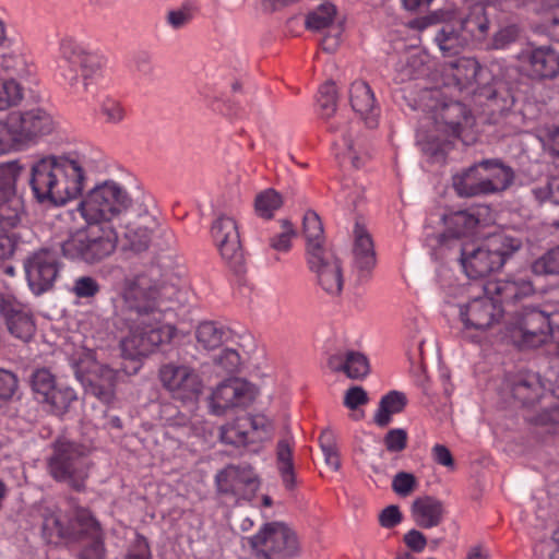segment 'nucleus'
<instances>
[{"label":"nucleus","mask_w":559,"mask_h":559,"mask_svg":"<svg viewBox=\"0 0 559 559\" xmlns=\"http://www.w3.org/2000/svg\"><path fill=\"white\" fill-rule=\"evenodd\" d=\"M178 293L176 286L159 283L148 273L124 278L122 311L129 326V334L120 342L124 358L148 356L174 340L178 330L165 321L174 316Z\"/></svg>","instance_id":"obj_1"},{"label":"nucleus","mask_w":559,"mask_h":559,"mask_svg":"<svg viewBox=\"0 0 559 559\" xmlns=\"http://www.w3.org/2000/svg\"><path fill=\"white\" fill-rule=\"evenodd\" d=\"M85 170L72 155H46L31 167L29 186L41 204L63 205L84 188Z\"/></svg>","instance_id":"obj_2"},{"label":"nucleus","mask_w":559,"mask_h":559,"mask_svg":"<svg viewBox=\"0 0 559 559\" xmlns=\"http://www.w3.org/2000/svg\"><path fill=\"white\" fill-rule=\"evenodd\" d=\"M521 247V239L497 234L483 242H459V261L469 278H480L500 271Z\"/></svg>","instance_id":"obj_3"},{"label":"nucleus","mask_w":559,"mask_h":559,"mask_svg":"<svg viewBox=\"0 0 559 559\" xmlns=\"http://www.w3.org/2000/svg\"><path fill=\"white\" fill-rule=\"evenodd\" d=\"M133 205L129 192L114 180L96 185L81 200L78 211L86 224L114 225Z\"/></svg>","instance_id":"obj_4"},{"label":"nucleus","mask_w":559,"mask_h":559,"mask_svg":"<svg viewBox=\"0 0 559 559\" xmlns=\"http://www.w3.org/2000/svg\"><path fill=\"white\" fill-rule=\"evenodd\" d=\"M86 225L85 228L72 233L61 243V250L68 259L96 264L116 251L118 234L115 225Z\"/></svg>","instance_id":"obj_5"},{"label":"nucleus","mask_w":559,"mask_h":559,"mask_svg":"<svg viewBox=\"0 0 559 559\" xmlns=\"http://www.w3.org/2000/svg\"><path fill=\"white\" fill-rule=\"evenodd\" d=\"M514 179L511 167L500 159H484L453 176V188L461 197H476L504 191Z\"/></svg>","instance_id":"obj_6"},{"label":"nucleus","mask_w":559,"mask_h":559,"mask_svg":"<svg viewBox=\"0 0 559 559\" xmlns=\"http://www.w3.org/2000/svg\"><path fill=\"white\" fill-rule=\"evenodd\" d=\"M90 450L83 444L59 439L53 443V453L49 457L51 476L73 489L85 487L88 476L86 456Z\"/></svg>","instance_id":"obj_7"},{"label":"nucleus","mask_w":559,"mask_h":559,"mask_svg":"<svg viewBox=\"0 0 559 559\" xmlns=\"http://www.w3.org/2000/svg\"><path fill=\"white\" fill-rule=\"evenodd\" d=\"M246 540L255 555L263 559H295L300 550L296 533L283 522L265 523Z\"/></svg>","instance_id":"obj_8"},{"label":"nucleus","mask_w":559,"mask_h":559,"mask_svg":"<svg viewBox=\"0 0 559 559\" xmlns=\"http://www.w3.org/2000/svg\"><path fill=\"white\" fill-rule=\"evenodd\" d=\"M306 261L318 284L329 295L338 296L343 289L342 263L326 242L306 246Z\"/></svg>","instance_id":"obj_9"},{"label":"nucleus","mask_w":559,"mask_h":559,"mask_svg":"<svg viewBox=\"0 0 559 559\" xmlns=\"http://www.w3.org/2000/svg\"><path fill=\"white\" fill-rule=\"evenodd\" d=\"M22 166L16 162L0 164V230L17 227L25 214L23 199L16 193Z\"/></svg>","instance_id":"obj_10"},{"label":"nucleus","mask_w":559,"mask_h":559,"mask_svg":"<svg viewBox=\"0 0 559 559\" xmlns=\"http://www.w3.org/2000/svg\"><path fill=\"white\" fill-rule=\"evenodd\" d=\"M158 379L173 397L182 402H194L203 392V380L189 365L170 361L158 369Z\"/></svg>","instance_id":"obj_11"},{"label":"nucleus","mask_w":559,"mask_h":559,"mask_svg":"<svg viewBox=\"0 0 559 559\" xmlns=\"http://www.w3.org/2000/svg\"><path fill=\"white\" fill-rule=\"evenodd\" d=\"M211 236L228 267L235 274L243 273L246 259L236 221L227 215H219L212 223Z\"/></svg>","instance_id":"obj_12"},{"label":"nucleus","mask_w":559,"mask_h":559,"mask_svg":"<svg viewBox=\"0 0 559 559\" xmlns=\"http://www.w3.org/2000/svg\"><path fill=\"white\" fill-rule=\"evenodd\" d=\"M8 118L16 144L34 142L51 134L57 128L52 116L43 108L13 111Z\"/></svg>","instance_id":"obj_13"},{"label":"nucleus","mask_w":559,"mask_h":559,"mask_svg":"<svg viewBox=\"0 0 559 559\" xmlns=\"http://www.w3.org/2000/svg\"><path fill=\"white\" fill-rule=\"evenodd\" d=\"M24 269L31 290L41 295L52 288L60 273L58 252L41 248L26 258Z\"/></svg>","instance_id":"obj_14"},{"label":"nucleus","mask_w":559,"mask_h":559,"mask_svg":"<svg viewBox=\"0 0 559 559\" xmlns=\"http://www.w3.org/2000/svg\"><path fill=\"white\" fill-rule=\"evenodd\" d=\"M258 395L257 388L241 378H231L221 382L210 396L213 414L223 415L228 409L249 406Z\"/></svg>","instance_id":"obj_15"},{"label":"nucleus","mask_w":559,"mask_h":559,"mask_svg":"<svg viewBox=\"0 0 559 559\" xmlns=\"http://www.w3.org/2000/svg\"><path fill=\"white\" fill-rule=\"evenodd\" d=\"M74 373L86 394L98 399L105 404H110L115 400L119 377L118 370L107 365L94 362L87 371H84L81 364H75Z\"/></svg>","instance_id":"obj_16"},{"label":"nucleus","mask_w":559,"mask_h":559,"mask_svg":"<svg viewBox=\"0 0 559 559\" xmlns=\"http://www.w3.org/2000/svg\"><path fill=\"white\" fill-rule=\"evenodd\" d=\"M0 318L7 331L16 340L29 342L36 324L31 309L14 296L0 294Z\"/></svg>","instance_id":"obj_17"},{"label":"nucleus","mask_w":559,"mask_h":559,"mask_svg":"<svg viewBox=\"0 0 559 559\" xmlns=\"http://www.w3.org/2000/svg\"><path fill=\"white\" fill-rule=\"evenodd\" d=\"M503 309L493 297H478L461 307V320L466 329L484 332L498 323Z\"/></svg>","instance_id":"obj_18"},{"label":"nucleus","mask_w":559,"mask_h":559,"mask_svg":"<svg viewBox=\"0 0 559 559\" xmlns=\"http://www.w3.org/2000/svg\"><path fill=\"white\" fill-rule=\"evenodd\" d=\"M81 510H75L72 515L60 509L48 510L44 514L41 525L43 538L49 544L58 545L62 540H72L81 536L82 526L76 520V514Z\"/></svg>","instance_id":"obj_19"},{"label":"nucleus","mask_w":559,"mask_h":559,"mask_svg":"<svg viewBox=\"0 0 559 559\" xmlns=\"http://www.w3.org/2000/svg\"><path fill=\"white\" fill-rule=\"evenodd\" d=\"M523 59L532 79L547 80L559 75V52L551 46L532 47L523 52Z\"/></svg>","instance_id":"obj_20"},{"label":"nucleus","mask_w":559,"mask_h":559,"mask_svg":"<svg viewBox=\"0 0 559 559\" xmlns=\"http://www.w3.org/2000/svg\"><path fill=\"white\" fill-rule=\"evenodd\" d=\"M521 331L524 344L528 347L540 346L551 334L550 316L538 309L526 310L521 321Z\"/></svg>","instance_id":"obj_21"},{"label":"nucleus","mask_w":559,"mask_h":559,"mask_svg":"<svg viewBox=\"0 0 559 559\" xmlns=\"http://www.w3.org/2000/svg\"><path fill=\"white\" fill-rule=\"evenodd\" d=\"M349 103L353 110L365 120L369 128L377 126L378 107L374 94L367 82L357 80L350 84Z\"/></svg>","instance_id":"obj_22"},{"label":"nucleus","mask_w":559,"mask_h":559,"mask_svg":"<svg viewBox=\"0 0 559 559\" xmlns=\"http://www.w3.org/2000/svg\"><path fill=\"white\" fill-rule=\"evenodd\" d=\"M435 119L440 131L460 138L463 128L469 123L471 115L464 104L450 102L439 108Z\"/></svg>","instance_id":"obj_23"},{"label":"nucleus","mask_w":559,"mask_h":559,"mask_svg":"<svg viewBox=\"0 0 559 559\" xmlns=\"http://www.w3.org/2000/svg\"><path fill=\"white\" fill-rule=\"evenodd\" d=\"M76 520L78 523L82 526L81 535H87L92 539V542L82 549L80 559H104L105 547L99 523L87 510L79 511L76 514Z\"/></svg>","instance_id":"obj_24"},{"label":"nucleus","mask_w":559,"mask_h":559,"mask_svg":"<svg viewBox=\"0 0 559 559\" xmlns=\"http://www.w3.org/2000/svg\"><path fill=\"white\" fill-rule=\"evenodd\" d=\"M139 217L142 218L143 224L130 223L124 233L128 248L136 253L143 252L148 248L152 234L157 226L156 219L148 213L146 207L139 213Z\"/></svg>","instance_id":"obj_25"},{"label":"nucleus","mask_w":559,"mask_h":559,"mask_svg":"<svg viewBox=\"0 0 559 559\" xmlns=\"http://www.w3.org/2000/svg\"><path fill=\"white\" fill-rule=\"evenodd\" d=\"M353 259L360 276L369 275L377 263L373 241L367 230L358 225L355 229Z\"/></svg>","instance_id":"obj_26"},{"label":"nucleus","mask_w":559,"mask_h":559,"mask_svg":"<svg viewBox=\"0 0 559 559\" xmlns=\"http://www.w3.org/2000/svg\"><path fill=\"white\" fill-rule=\"evenodd\" d=\"M445 509L443 503L432 496H421L412 504V515L417 525L431 528L439 525Z\"/></svg>","instance_id":"obj_27"},{"label":"nucleus","mask_w":559,"mask_h":559,"mask_svg":"<svg viewBox=\"0 0 559 559\" xmlns=\"http://www.w3.org/2000/svg\"><path fill=\"white\" fill-rule=\"evenodd\" d=\"M487 294L497 297L498 304L502 306L503 302H516L524 297L534 293V287L531 282L526 280H501L488 283L486 285Z\"/></svg>","instance_id":"obj_28"},{"label":"nucleus","mask_w":559,"mask_h":559,"mask_svg":"<svg viewBox=\"0 0 559 559\" xmlns=\"http://www.w3.org/2000/svg\"><path fill=\"white\" fill-rule=\"evenodd\" d=\"M545 391L540 377L534 372L518 374L511 384V392L522 405H533L543 396Z\"/></svg>","instance_id":"obj_29"},{"label":"nucleus","mask_w":559,"mask_h":559,"mask_svg":"<svg viewBox=\"0 0 559 559\" xmlns=\"http://www.w3.org/2000/svg\"><path fill=\"white\" fill-rule=\"evenodd\" d=\"M215 480L219 489L260 486V480L251 466L228 465L217 473Z\"/></svg>","instance_id":"obj_30"},{"label":"nucleus","mask_w":559,"mask_h":559,"mask_svg":"<svg viewBox=\"0 0 559 559\" xmlns=\"http://www.w3.org/2000/svg\"><path fill=\"white\" fill-rule=\"evenodd\" d=\"M447 224V231L439 237L441 245L451 239V248L457 250V243L464 242L461 237L472 231L478 224V219L466 211H459L452 213L444 218Z\"/></svg>","instance_id":"obj_31"},{"label":"nucleus","mask_w":559,"mask_h":559,"mask_svg":"<svg viewBox=\"0 0 559 559\" xmlns=\"http://www.w3.org/2000/svg\"><path fill=\"white\" fill-rule=\"evenodd\" d=\"M247 427L253 431L266 430V418L261 415L246 416L235 424L221 428V439L229 444L245 445L248 443Z\"/></svg>","instance_id":"obj_32"},{"label":"nucleus","mask_w":559,"mask_h":559,"mask_svg":"<svg viewBox=\"0 0 559 559\" xmlns=\"http://www.w3.org/2000/svg\"><path fill=\"white\" fill-rule=\"evenodd\" d=\"M199 346L210 352L221 347L229 337V330L222 323L212 320L200 322L194 330Z\"/></svg>","instance_id":"obj_33"},{"label":"nucleus","mask_w":559,"mask_h":559,"mask_svg":"<svg viewBox=\"0 0 559 559\" xmlns=\"http://www.w3.org/2000/svg\"><path fill=\"white\" fill-rule=\"evenodd\" d=\"M427 55L421 51H413L400 58L395 66V81L404 83L416 80L427 72Z\"/></svg>","instance_id":"obj_34"},{"label":"nucleus","mask_w":559,"mask_h":559,"mask_svg":"<svg viewBox=\"0 0 559 559\" xmlns=\"http://www.w3.org/2000/svg\"><path fill=\"white\" fill-rule=\"evenodd\" d=\"M481 95L486 98V106L492 112L500 115L509 111L515 102L512 91L503 82H498L490 86L484 87Z\"/></svg>","instance_id":"obj_35"},{"label":"nucleus","mask_w":559,"mask_h":559,"mask_svg":"<svg viewBox=\"0 0 559 559\" xmlns=\"http://www.w3.org/2000/svg\"><path fill=\"white\" fill-rule=\"evenodd\" d=\"M435 41L448 55H457L468 43V36L453 24L445 23L437 31Z\"/></svg>","instance_id":"obj_36"},{"label":"nucleus","mask_w":559,"mask_h":559,"mask_svg":"<svg viewBox=\"0 0 559 559\" xmlns=\"http://www.w3.org/2000/svg\"><path fill=\"white\" fill-rule=\"evenodd\" d=\"M457 24L468 39L483 40L489 31V20L481 5L473 7L467 16L459 21Z\"/></svg>","instance_id":"obj_37"},{"label":"nucleus","mask_w":559,"mask_h":559,"mask_svg":"<svg viewBox=\"0 0 559 559\" xmlns=\"http://www.w3.org/2000/svg\"><path fill=\"white\" fill-rule=\"evenodd\" d=\"M407 404V397L403 392L391 391L382 396L379 408L374 415V423L379 427H386L392 415L403 412Z\"/></svg>","instance_id":"obj_38"},{"label":"nucleus","mask_w":559,"mask_h":559,"mask_svg":"<svg viewBox=\"0 0 559 559\" xmlns=\"http://www.w3.org/2000/svg\"><path fill=\"white\" fill-rule=\"evenodd\" d=\"M280 226L281 230L272 235L267 240L270 249L276 252L274 255L276 262L281 261L280 254L288 253L292 250L293 240L298 235L295 225L288 218L281 219Z\"/></svg>","instance_id":"obj_39"},{"label":"nucleus","mask_w":559,"mask_h":559,"mask_svg":"<svg viewBox=\"0 0 559 559\" xmlns=\"http://www.w3.org/2000/svg\"><path fill=\"white\" fill-rule=\"evenodd\" d=\"M336 14V5L332 2H324L306 15L305 26L313 32L331 28L333 27Z\"/></svg>","instance_id":"obj_40"},{"label":"nucleus","mask_w":559,"mask_h":559,"mask_svg":"<svg viewBox=\"0 0 559 559\" xmlns=\"http://www.w3.org/2000/svg\"><path fill=\"white\" fill-rule=\"evenodd\" d=\"M74 401H76V393L72 388L57 384L44 403L49 404L51 412L56 415H62Z\"/></svg>","instance_id":"obj_41"},{"label":"nucleus","mask_w":559,"mask_h":559,"mask_svg":"<svg viewBox=\"0 0 559 559\" xmlns=\"http://www.w3.org/2000/svg\"><path fill=\"white\" fill-rule=\"evenodd\" d=\"M292 456V449L289 444L287 441L281 440L277 444V462L278 471L286 487L298 485L293 468Z\"/></svg>","instance_id":"obj_42"},{"label":"nucleus","mask_w":559,"mask_h":559,"mask_svg":"<svg viewBox=\"0 0 559 559\" xmlns=\"http://www.w3.org/2000/svg\"><path fill=\"white\" fill-rule=\"evenodd\" d=\"M283 205V197L274 189H266L255 198L254 207L259 216L270 219L274 211Z\"/></svg>","instance_id":"obj_43"},{"label":"nucleus","mask_w":559,"mask_h":559,"mask_svg":"<svg viewBox=\"0 0 559 559\" xmlns=\"http://www.w3.org/2000/svg\"><path fill=\"white\" fill-rule=\"evenodd\" d=\"M302 231L306 238V246L325 241L323 225L317 212L308 210L302 219Z\"/></svg>","instance_id":"obj_44"},{"label":"nucleus","mask_w":559,"mask_h":559,"mask_svg":"<svg viewBox=\"0 0 559 559\" xmlns=\"http://www.w3.org/2000/svg\"><path fill=\"white\" fill-rule=\"evenodd\" d=\"M453 78L461 87H467L477 81L480 67L474 59H460L453 63Z\"/></svg>","instance_id":"obj_45"},{"label":"nucleus","mask_w":559,"mask_h":559,"mask_svg":"<svg viewBox=\"0 0 559 559\" xmlns=\"http://www.w3.org/2000/svg\"><path fill=\"white\" fill-rule=\"evenodd\" d=\"M532 272L535 275H559V246L535 260Z\"/></svg>","instance_id":"obj_46"},{"label":"nucleus","mask_w":559,"mask_h":559,"mask_svg":"<svg viewBox=\"0 0 559 559\" xmlns=\"http://www.w3.org/2000/svg\"><path fill=\"white\" fill-rule=\"evenodd\" d=\"M53 376L46 369H39L32 376V389L39 402H45L56 386Z\"/></svg>","instance_id":"obj_47"},{"label":"nucleus","mask_w":559,"mask_h":559,"mask_svg":"<svg viewBox=\"0 0 559 559\" xmlns=\"http://www.w3.org/2000/svg\"><path fill=\"white\" fill-rule=\"evenodd\" d=\"M345 374L349 379H362L369 373L368 358L360 352H346Z\"/></svg>","instance_id":"obj_48"},{"label":"nucleus","mask_w":559,"mask_h":559,"mask_svg":"<svg viewBox=\"0 0 559 559\" xmlns=\"http://www.w3.org/2000/svg\"><path fill=\"white\" fill-rule=\"evenodd\" d=\"M323 117H332L337 109V88L333 81H326L319 90L318 98Z\"/></svg>","instance_id":"obj_49"},{"label":"nucleus","mask_w":559,"mask_h":559,"mask_svg":"<svg viewBox=\"0 0 559 559\" xmlns=\"http://www.w3.org/2000/svg\"><path fill=\"white\" fill-rule=\"evenodd\" d=\"M320 448L323 452L326 468L336 472L341 466L338 452L335 448L334 437L330 430L322 431L320 438Z\"/></svg>","instance_id":"obj_50"},{"label":"nucleus","mask_w":559,"mask_h":559,"mask_svg":"<svg viewBox=\"0 0 559 559\" xmlns=\"http://www.w3.org/2000/svg\"><path fill=\"white\" fill-rule=\"evenodd\" d=\"M23 99V88L14 80L0 82V110L16 106Z\"/></svg>","instance_id":"obj_51"},{"label":"nucleus","mask_w":559,"mask_h":559,"mask_svg":"<svg viewBox=\"0 0 559 559\" xmlns=\"http://www.w3.org/2000/svg\"><path fill=\"white\" fill-rule=\"evenodd\" d=\"M213 362L225 373L233 374L239 371L241 366V358L236 349L224 348L213 358Z\"/></svg>","instance_id":"obj_52"},{"label":"nucleus","mask_w":559,"mask_h":559,"mask_svg":"<svg viewBox=\"0 0 559 559\" xmlns=\"http://www.w3.org/2000/svg\"><path fill=\"white\" fill-rule=\"evenodd\" d=\"M88 51L74 38H64L60 43L61 58L71 63L79 64Z\"/></svg>","instance_id":"obj_53"},{"label":"nucleus","mask_w":559,"mask_h":559,"mask_svg":"<svg viewBox=\"0 0 559 559\" xmlns=\"http://www.w3.org/2000/svg\"><path fill=\"white\" fill-rule=\"evenodd\" d=\"M100 114L109 124H119L126 118L124 107L117 100H106L100 106Z\"/></svg>","instance_id":"obj_54"},{"label":"nucleus","mask_w":559,"mask_h":559,"mask_svg":"<svg viewBox=\"0 0 559 559\" xmlns=\"http://www.w3.org/2000/svg\"><path fill=\"white\" fill-rule=\"evenodd\" d=\"M100 286L92 276H81L75 280L72 292L79 298H91L96 296Z\"/></svg>","instance_id":"obj_55"},{"label":"nucleus","mask_w":559,"mask_h":559,"mask_svg":"<svg viewBox=\"0 0 559 559\" xmlns=\"http://www.w3.org/2000/svg\"><path fill=\"white\" fill-rule=\"evenodd\" d=\"M17 389L16 376L0 368V405L12 399Z\"/></svg>","instance_id":"obj_56"},{"label":"nucleus","mask_w":559,"mask_h":559,"mask_svg":"<svg viewBox=\"0 0 559 559\" xmlns=\"http://www.w3.org/2000/svg\"><path fill=\"white\" fill-rule=\"evenodd\" d=\"M383 443L389 452H401L407 445V432L402 428L391 429L386 432Z\"/></svg>","instance_id":"obj_57"},{"label":"nucleus","mask_w":559,"mask_h":559,"mask_svg":"<svg viewBox=\"0 0 559 559\" xmlns=\"http://www.w3.org/2000/svg\"><path fill=\"white\" fill-rule=\"evenodd\" d=\"M449 142H439V141H427L423 144V152L427 155L433 163H443L447 157V153L449 150Z\"/></svg>","instance_id":"obj_58"},{"label":"nucleus","mask_w":559,"mask_h":559,"mask_svg":"<svg viewBox=\"0 0 559 559\" xmlns=\"http://www.w3.org/2000/svg\"><path fill=\"white\" fill-rule=\"evenodd\" d=\"M368 401V394L361 386H352L345 392L344 405L349 409H356Z\"/></svg>","instance_id":"obj_59"},{"label":"nucleus","mask_w":559,"mask_h":559,"mask_svg":"<svg viewBox=\"0 0 559 559\" xmlns=\"http://www.w3.org/2000/svg\"><path fill=\"white\" fill-rule=\"evenodd\" d=\"M126 559H151L150 547L143 536L135 535L134 540L128 548Z\"/></svg>","instance_id":"obj_60"},{"label":"nucleus","mask_w":559,"mask_h":559,"mask_svg":"<svg viewBox=\"0 0 559 559\" xmlns=\"http://www.w3.org/2000/svg\"><path fill=\"white\" fill-rule=\"evenodd\" d=\"M343 22H340L337 26L331 27L330 31L323 36L321 40V48L329 53L335 52L341 44Z\"/></svg>","instance_id":"obj_61"},{"label":"nucleus","mask_w":559,"mask_h":559,"mask_svg":"<svg viewBox=\"0 0 559 559\" xmlns=\"http://www.w3.org/2000/svg\"><path fill=\"white\" fill-rule=\"evenodd\" d=\"M519 35V31L516 26L509 25L501 29H499L492 39V47L496 49H502L507 47L509 44L513 43Z\"/></svg>","instance_id":"obj_62"},{"label":"nucleus","mask_w":559,"mask_h":559,"mask_svg":"<svg viewBox=\"0 0 559 559\" xmlns=\"http://www.w3.org/2000/svg\"><path fill=\"white\" fill-rule=\"evenodd\" d=\"M334 146L338 151L337 155L343 154L345 156H348L352 160V165L355 168L360 167V158L354 151V141L349 134L344 135L342 141H336L334 143Z\"/></svg>","instance_id":"obj_63"},{"label":"nucleus","mask_w":559,"mask_h":559,"mask_svg":"<svg viewBox=\"0 0 559 559\" xmlns=\"http://www.w3.org/2000/svg\"><path fill=\"white\" fill-rule=\"evenodd\" d=\"M82 76L84 80L91 79L102 71V62L95 58L91 52H87L82 61L79 63Z\"/></svg>","instance_id":"obj_64"}]
</instances>
